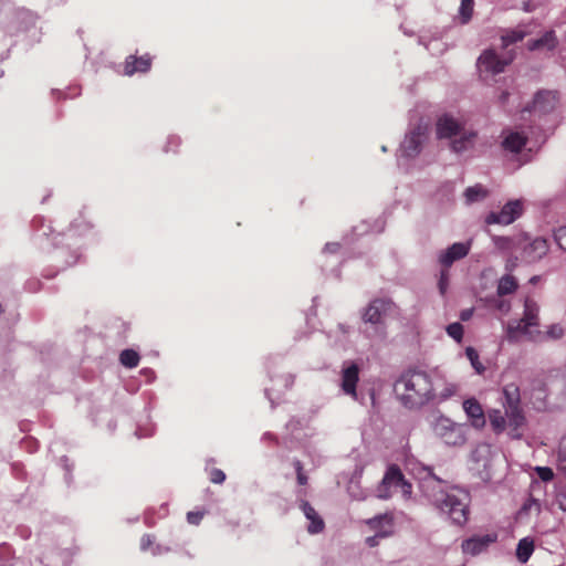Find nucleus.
I'll list each match as a JSON object with an SVG mask.
<instances>
[{
  "mask_svg": "<svg viewBox=\"0 0 566 566\" xmlns=\"http://www.w3.org/2000/svg\"><path fill=\"white\" fill-rule=\"evenodd\" d=\"M440 378L433 370L410 369L401 374L395 382V392L401 405L408 409H419L432 401L434 385Z\"/></svg>",
  "mask_w": 566,
  "mask_h": 566,
  "instance_id": "1",
  "label": "nucleus"
},
{
  "mask_svg": "<svg viewBox=\"0 0 566 566\" xmlns=\"http://www.w3.org/2000/svg\"><path fill=\"white\" fill-rule=\"evenodd\" d=\"M488 417L495 433L499 434L507 430V434L512 439L522 438L526 419L521 407L505 409L504 413L499 409H492L489 411Z\"/></svg>",
  "mask_w": 566,
  "mask_h": 566,
  "instance_id": "2",
  "label": "nucleus"
},
{
  "mask_svg": "<svg viewBox=\"0 0 566 566\" xmlns=\"http://www.w3.org/2000/svg\"><path fill=\"white\" fill-rule=\"evenodd\" d=\"M428 124L422 122L418 123L406 134L397 155V163L399 167L407 170L409 169L410 160L415 159L420 154L424 143L428 140Z\"/></svg>",
  "mask_w": 566,
  "mask_h": 566,
  "instance_id": "3",
  "label": "nucleus"
},
{
  "mask_svg": "<svg viewBox=\"0 0 566 566\" xmlns=\"http://www.w3.org/2000/svg\"><path fill=\"white\" fill-rule=\"evenodd\" d=\"M469 506L470 494L464 490L450 488L449 494L436 509L446 514L453 524L462 526L469 520Z\"/></svg>",
  "mask_w": 566,
  "mask_h": 566,
  "instance_id": "4",
  "label": "nucleus"
},
{
  "mask_svg": "<svg viewBox=\"0 0 566 566\" xmlns=\"http://www.w3.org/2000/svg\"><path fill=\"white\" fill-rule=\"evenodd\" d=\"M433 436L447 446H462L465 442V432L462 424L454 422L443 415H434L429 420Z\"/></svg>",
  "mask_w": 566,
  "mask_h": 566,
  "instance_id": "5",
  "label": "nucleus"
},
{
  "mask_svg": "<svg viewBox=\"0 0 566 566\" xmlns=\"http://www.w3.org/2000/svg\"><path fill=\"white\" fill-rule=\"evenodd\" d=\"M399 316L398 306L390 298H375L365 308L363 319L373 325H382L388 317Z\"/></svg>",
  "mask_w": 566,
  "mask_h": 566,
  "instance_id": "6",
  "label": "nucleus"
},
{
  "mask_svg": "<svg viewBox=\"0 0 566 566\" xmlns=\"http://www.w3.org/2000/svg\"><path fill=\"white\" fill-rule=\"evenodd\" d=\"M426 475L420 479L419 488L422 495L434 506L441 505V502L449 494L450 488L447 482L436 476L431 470H426Z\"/></svg>",
  "mask_w": 566,
  "mask_h": 566,
  "instance_id": "7",
  "label": "nucleus"
},
{
  "mask_svg": "<svg viewBox=\"0 0 566 566\" xmlns=\"http://www.w3.org/2000/svg\"><path fill=\"white\" fill-rule=\"evenodd\" d=\"M360 366L354 360H345L340 368L339 387L344 395L358 400L357 384L359 381Z\"/></svg>",
  "mask_w": 566,
  "mask_h": 566,
  "instance_id": "8",
  "label": "nucleus"
},
{
  "mask_svg": "<svg viewBox=\"0 0 566 566\" xmlns=\"http://www.w3.org/2000/svg\"><path fill=\"white\" fill-rule=\"evenodd\" d=\"M523 213V201L521 199L506 202L499 212H490L485 217L486 224L509 226L517 220Z\"/></svg>",
  "mask_w": 566,
  "mask_h": 566,
  "instance_id": "9",
  "label": "nucleus"
},
{
  "mask_svg": "<svg viewBox=\"0 0 566 566\" xmlns=\"http://www.w3.org/2000/svg\"><path fill=\"white\" fill-rule=\"evenodd\" d=\"M506 338L511 343L520 342L523 338L531 342H539L544 339V335L538 328H534V326L528 325L523 319H518L507 324Z\"/></svg>",
  "mask_w": 566,
  "mask_h": 566,
  "instance_id": "10",
  "label": "nucleus"
},
{
  "mask_svg": "<svg viewBox=\"0 0 566 566\" xmlns=\"http://www.w3.org/2000/svg\"><path fill=\"white\" fill-rule=\"evenodd\" d=\"M512 56L509 59H500L493 50H485L478 59V67L481 73L500 74L505 66L511 63Z\"/></svg>",
  "mask_w": 566,
  "mask_h": 566,
  "instance_id": "11",
  "label": "nucleus"
},
{
  "mask_svg": "<svg viewBox=\"0 0 566 566\" xmlns=\"http://www.w3.org/2000/svg\"><path fill=\"white\" fill-rule=\"evenodd\" d=\"M472 247V240L465 242H455L446 250L441 251L438 260L439 263L444 268L449 269L455 261L465 258Z\"/></svg>",
  "mask_w": 566,
  "mask_h": 566,
  "instance_id": "12",
  "label": "nucleus"
},
{
  "mask_svg": "<svg viewBox=\"0 0 566 566\" xmlns=\"http://www.w3.org/2000/svg\"><path fill=\"white\" fill-rule=\"evenodd\" d=\"M520 248H522L523 258L527 262H536L541 260L549 250L548 242L544 238H535L531 242H526V239L522 238V245Z\"/></svg>",
  "mask_w": 566,
  "mask_h": 566,
  "instance_id": "13",
  "label": "nucleus"
},
{
  "mask_svg": "<svg viewBox=\"0 0 566 566\" xmlns=\"http://www.w3.org/2000/svg\"><path fill=\"white\" fill-rule=\"evenodd\" d=\"M433 374L437 375L440 380L434 385V394L431 402L441 403L458 394L459 386L455 382L448 381L444 376L437 370H433Z\"/></svg>",
  "mask_w": 566,
  "mask_h": 566,
  "instance_id": "14",
  "label": "nucleus"
},
{
  "mask_svg": "<svg viewBox=\"0 0 566 566\" xmlns=\"http://www.w3.org/2000/svg\"><path fill=\"white\" fill-rule=\"evenodd\" d=\"M366 524L375 534L385 538L394 534V516L389 513L379 514L371 518L366 520Z\"/></svg>",
  "mask_w": 566,
  "mask_h": 566,
  "instance_id": "15",
  "label": "nucleus"
},
{
  "mask_svg": "<svg viewBox=\"0 0 566 566\" xmlns=\"http://www.w3.org/2000/svg\"><path fill=\"white\" fill-rule=\"evenodd\" d=\"M391 472L402 473L399 467H397L396 464L388 467L381 481L379 482L376 489V496L380 500H388L394 495L395 492L398 491L399 482H392L387 480Z\"/></svg>",
  "mask_w": 566,
  "mask_h": 566,
  "instance_id": "16",
  "label": "nucleus"
},
{
  "mask_svg": "<svg viewBox=\"0 0 566 566\" xmlns=\"http://www.w3.org/2000/svg\"><path fill=\"white\" fill-rule=\"evenodd\" d=\"M462 123L450 115L441 116L437 122L438 138H452L462 130Z\"/></svg>",
  "mask_w": 566,
  "mask_h": 566,
  "instance_id": "17",
  "label": "nucleus"
},
{
  "mask_svg": "<svg viewBox=\"0 0 566 566\" xmlns=\"http://www.w3.org/2000/svg\"><path fill=\"white\" fill-rule=\"evenodd\" d=\"M463 409L474 428L480 429L485 426V416L482 406L476 399L470 398L464 400Z\"/></svg>",
  "mask_w": 566,
  "mask_h": 566,
  "instance_id": "18",
  "label": "nucleus"
},
{
  "mask_svg": "<svg viewBox=\"0 0 566 566\" xmlns=\"http://www.w3.org/2000/svg\"><path fill=\"white\" fill-rule=\"evenodd\" d=\"M496 535H484L465 539L462 543V551L472 556L483 552L491 543L495 542Z\"/></svg>",
  "mask_w": 566,
  "mask_h": 566,
  "instance_id": "19",
  "label": "nucleus"
},
{
  "mask_svg": "<svg viewBox=\"0 0 566 566\" xmlns=\"http://www.w3.org/2000/svg\"><path fill=\"white\" fill-rule=\"evenodd\" d=\"M301 510L305 517L310 521V524L307 525L308 533H321L325 527V523L319 514L315 511V509L308 502L303 501L301 503Z\"/></svg>",
  "mask_w": 566,
  "mask_h": 566,
  "instance_id": "20",
  "label": "nucleus"
},
{
  "mask_svg": "<svg viewBox=\"0 0 566 566\" xmlns=\"http://www.w3.org/2000/svg\"><path fill=\"white\" fill-rule=\"evenodd\" d=\"M557 103V95L552 91L538 92L533 102L534 111L539 113H548L553 111Z\"/></svg>",
  "mask_w": 566,
  "mask_h": 566,
  "instance_id": "21",
  "label": "nucleus"
},
{
  "mask_svg": "<svg viewBox=\"0 0 566 566\" xmlns=\"http://www.w3.org/2000/svg\"><path fill=\"white\" fill-rule=\"evenodd\" d=\"M502 397H503L502 403H503L504 410L521 407L520 387L516 384H514V382L506 384L503 387Z\"/></svg>",
  "mask_w": 566,
  "mask_h": 566,
  "instance_id": "22",
  "label": "nucleus"
},
{
  "mask_svg": "<svg viewBox=\"0 0 566 566\" xmlns=\"http://www.w3.org/2000/svg\"><path fill=\"white\" fill-rule=\"evenodd\" d=\"M151 59L148 55L136 57L130 55L125 62V74L133 75L136 72L145 73L150 69Z\"/></svg>",
  "mask_w": 566,
  "mask_h": 566,
  "instance_id": "23",
  "label": "nucleus"
},
{
  "mask_svg": "<svg viewBox=\"0 0 566 566\" xmlns=\"http://www.w3.org/2000/svg\"><path fill=\"white\" fill-rule=\"evenodd\" d=\"M502 146L505 150L518 153L526 144V137L518 132H504Z\"/></svg>",
  "mask_w": 566,
  "mask_h": 566,
  "instance_id": "24",
  "label": "nucleus"
},
{
  "mask_svg": "<svg viewBox=\"0 0 566 566\" xmlns=\"http://www.w3.org/2000/svg\"><path fill=\"white\" fill-rule=\"evenodd\" d=\"M494 247L501 252H511L522 245V237L492 235Z\"/></svg>",
  "mask_w": 566,
  "mask_h": 566,
  "instance_id": "25",
  "label": "nucleus"
},
{
  "mask_svg": "<svg viewBox=\"0 0 566 566\" xmlns=\"http://www.w3.org/2000/svg\"><path fill=\"white\" fill-rule=\"evenodd\" d=\"M539 307L537 303L527 297L524 302V312H523V319L524 322L528 323V325L534 326V328H538L539 326V318H538Z\"/></svg>",
  "mask_w": 566,
  "mask_h": 566,
  "instance_id": "26",
  "label": "nucleus"
},
{
  "mask_svg": "<svg viewBox=\"0 0 566 566\" xmlns=\"http://www.w3.org/2000/svg\"><path fill=\"white\" fill-rule=\"evenodd\" d=\"M463 195H464L465 203L472 205L475 202L483 201L489 196V190L484 186L478 184V185L468 187L464 190Z\"/></svg>",
  "mask_w": 566,
  "mask_h": 566,
  "instance_id": "27",
  "label": "nucleus"
},
{
  "mask_svg": "<svg viewBox=\"0 0 566 566\" xmlns=\"http://www.w3.org/2000/svg\"><path fill=\"white\" fill-rule=\"evenodd\" d=\"M556 45H557V39H556L554 31H547L539 39L528 42V49L532 51L541 49V48L554 50L556 48Z\"/></svg>",
  "mask_w": 566,
  "mask_h": 566,
  "instance_id": "28",
  "label": "nucleus"
},
{
  "mask_svg": "<svg viewBox=\"0 0 566 566\" xmlns=\"http://www.w3.org/2000/svg\"><path fill=\"white\" fill-rule=\"evenodd\" d=\"M534 552V541L531 537L520 539L516 547V557L520 563L525 564Z\"/></svg>",
  "mask_w": 566,
  "mask_h": 566,
  "instance_id": "29",
  "label": "nucleus"
},
{
  "mask_svg": "<svg viewBox=\"0 0 566 566\" xmlns=\"http://www.w3.org/2000/svg\"><path fill=\"white\" fill-rule=\"evenodd\" d=\"M517 281L511 274L503 275L497 283L496 293L499 296L512 294L517 290Z\"/></svg>",
  "mask_w": 566,
  "mask_h": 566,
  "instance_id": "30",
  "label": "nucleus"
},
{
  "mask_svg": "<svg viewBox=\"0 0 566 566\" xmlns=\"http://www.w3.org/2000/svg\"><path fill=\"white\" fill-rule=\"evenodd\" d=\"M395 479H396V482L397 481L399 482L398 491L401 493V496L405 500H410L411 495H412L411 483L405 479V475L402 473L391 472V474L387 478L388 481H392V482H395Z\"/></svg>",
  "mask_w": 566,
  "mask_h": 566,
  "instance_id": "31",
  "label": "nucleus"
},
{
  "mask_svg": "<svg viewBox=\"0 0 566 566\" xmlns=\"http://www.w3.org/2000/svg\"><path fill=\"white\" fill-rule=\"evenodd\" d=\"M293 384H294V376L291 374H286V375H283L282 377L277 378V384H276L277 388L276 389H273V388L265 389V395H266L268 399L270 400L272 407L274 406V398L272 397V390L281 391L282 389H289L293 386Z\"/></svg>",
  "mask_w": 566,
  "mask_h": 566,
  "instance_id": "32",
  "label": "nucleus"
},
{
  "mask_svg": "<svg viewBox=\"0 0 566 566\" xmlns=\"http://www.w3.org/2000/svg\"><path fill=\"white\" fill-rule=\"evenodd\" d=\"M140 360L139 354L134 349H124L119 355V361L127 368H135Z\"/></svg>",
  "mask_w": 566,
  "mask_h": 566,
  "instance_id": "33",
  "label": "nucleus"
},
{
  "mask_svg": "<svg viewBox=\"0 0 566 566\" xmlns=\"http://www.w3.org/2000/svg\"><path fill=\"white\" fill-rule=\"evenodd\" d=\"M474 138V133L464 134L459 139H454L451 143V148L455 153H462L467 150L470 146H472Z\"/></svg>",
  "mask_w": 566,
  "mask_h": 566,
  "instance_id": "34",
  "label": "nucleus"
},
{
  "mask_svg": "<svg viewBox=\"0 0 566 566\" xmlns=\"http://www.w3.org/2000/svg\"><path fill=\"white\" fill-rule=\"evenodd\" d=\"M535 511L536 513H539L542 510L541 502L532 496L526 499V501L523 503L521 509L517 512V517H523L525 515H528L531 511Z\"/></svg>",
  "mask_w": 566,
  "mask_h": 566,
  "instance_id": "35",
  "label": "nucleus"
},
{
  "mask_svg": "<svg viewBox=\"0 0 566 566\" xmlns=\"http://www.w3.org/2000/svg\"><path fill=\"white\" fill-rule=\"evenodd\" d=\"M465 355L476 374L482 375L485 370V367L480 361L478 352L473 347L469 346L465 348Z\"/></svg>",
  "mask_w": 566,
  "mask_h": 566,
  "instance_id": "36",
  "label": "nucleus"
},
{
  "mask_svg": "<svg viewBox=\"0 0 566 566\" xmlns=\"http://www.w3.org/2000/svg\"><path fill=\"white\" fill-rule=\"evenodd\" d=\"M18 20L23 24L22 29L27 30L30 25H33L36 21V15L29 10H19Z\"/></svg>",
  "mask_w": 566,
  "mask_h": 566,
  "instance_id": "37",
  "label": "nucleus"
},
{
  "mask_svg": "<svg viewBox=\"0 0 566 566\" xmlns=\"http://www.w3.org/2000/svg\"><path fill=\"white\" fill-rule=\"evenodd\" d=\"M557 469L562 473L566 474V438H564L560 442L558 453H557Z\"/></svg>",
  "mask_w": 566,
  "mask_h": 566,
  "instance_id": "38",
  "label": "nucleus"
},
{
  "mask_svg": "<svg viewBox=\"0 0 566 566\" xmlns=\"http://www.w3.org/2000/svg\"><path fill=\"white\" fill-rule=\"evenodd\" d=\"M474 0H462L460 6V14L464 23H467L473 13Z\"/></svg>",
  "mask_w": 566,
  "mask_h": 566,
  "instance_id": "39",
  "label": "nucleus"
},
{
  "mask_svg": "<svg viewBox=\"0 0 566 566\" xmlns=\"http://www.w3.org/2000/svg\"><path fill=\"white\" fill-rule=\"evenodd\" d=\"M448 335L460 343L463 337V326L460 323H452L447 327Z\"/></svg>",
  "mask_w": 566,
  "mask_h": 566,
  "instance_id": "40",
  "label": "nucleus"
},
{
  "mask_svg": "<svg viewBox=\"0 0 566 566\" xmlns=\"http://www.w3.org/2000/svg\"><path fill=\"white\" fill-rule=\"evenodd\" d=\"M544 335L545 338L558 339L564 335V328L559 324H552L548 326Z\"/></svg>",
  "mask_w": 566,
  "mask_h": 566,
  "instance_id": "41",
  "label": "nucleus"
},
{
  "mask_svg": "<svg viewBox=\"0 0 566 566\" xmlns=\"http://www.w3.org/2000/svg\"><path fill=\"white\" fill-rule=\"evenodd\" d=\"M554 238L558 247L566 251V227L558 228L554 233Z\"/></svg>",
  "mask_w": 566,
  "mask_h": 566,
  "instance_id": "42",
  "label": "nucleus"
},
{
  "mask_svg": "<svg viewBox=\"0 0 566 566\" xmlns=\"http://www.w3.org/2000/svg\"><path fill=\"white\" fill-rule=\"evenodd\" d=\"M535 470H536L539 479L544 482H548V481L553 480V478H554V472L548 467H536Z\"/></svg>",
  "mask_w": 566,
  "mask_h": 566,
  "instance_id": "43",
  "label": "nucleus"
},
{
  "mask_svg": "<svg viewBox=\"0 0 566 566\" xmlns=\"http://www.w3.org/2000/svg\"><path fill=\"white\" fill-rule=\"evenodd\" d=\"M523 33L517 31H512L502 36V41L504 45L518 42L523 39Z\"/></svg>",
  "mask_w": 566,
  "mask_h": 566,
  "instance_id": "44",
  "label": "nucleus"
},
{
  "mask_svg": "<svg viewBox=\"0 0 566 566\" xmlns=\"http://www.w3.org/2000/svg\"><path fill=\"white\" fill-rule=\"evenodd\" d=\"M210 481L212 483H216V484H221L224 482L226 480V474L222 470L220 469H213L211 470L210 472V476H209Z\"/></svg>",
  "mask_w": 566,
  "mask_h": 566,
  "instance_id": "45",
  "label": "nucleus"
},
{
  "mask_svg": "<svg viewBox=\"0 0 566 566\" xmlns=\"http://www.w3.org/2000/svg\"><path fill=\"white\" fill-rule=\"evenodd\" d=\"M153 546H154V537L150 534H145L140 538V549L143 552L151 551Z\"/></svg>",
  "mask_w": 566,
  "mask_h": 566,
  "instance_id": "46",
  "label": "nucleus"
},
{
  "mask_svg": "<svg viewBox=\"0 0 566 566\" xmlns=\"http://www.w3.org/2000/svg\"><path fill=\"white\" fill-rule=\"evenodd\" d=\"M203 514H205L203 512H199V511L188 512L187 513V522L192 525H198L201 522Z\"/></svg>",
  "mask_w": 566,
  "mask_h": 566,
  "instance_id": "47",
  "label": "nucleus"
},
{
  "mask_svg": "<svg viewBox=\"0 0 566 566\" xmlns=\"http://www.w3.org/2000/svg\"><path fill=\"white\" fill-rule=\"evenodd\" d=\"M180 145V138L178 136H169L167 144L165 146V151H172L176 147Z\"/></svg>",
  "mask_w": 566,
  "mask_h": 566,
  "instance_id": "48",
  "label": "nucleus"
},
{
  "mask_svg": "<svg viewBox=\"0 0 566 566\" xmlns=\"http://www.w3.org/2000/svg\"><path fill=\"white\" fill-rule=\"evenodd\" d=\"M495 308H497L501 313L507 314L511 310V304L505 300H496L494 303Z\"/></svg>",
  "mask_w": 566,
  "mask_h": 566,
  "instance_id": "49",
  "label": "nucleus"
},
{
  "mask_svg": "<svg viewBox=\"0 0 566 566\" xmlns=\"http://www.w3.org/2000/svg\"><path fill=\"white\" fill-rule=\"evenodd\" d=\"M169 551H170V548L168 546H165L161 544H156L151 547L150 553L153 556H159V555L168 553Z\"/></svg>",
  "mask_w": 566,
  "mask_h": 566,
  "instance_id": "50",
  "label": "nucleus"
},
{
  "mask_svg": "<svg viewBox=\"0 0 566 566\" xmlns=\"http://www.w3.org/2000/svg\"><path fill=\"white\" fill-rule=\"evenodd\" d=\"M295 469L297 471V481L301 485H304L306 484L307 482V478L305 476V474L302 472V464L300 461H296L295 462Z\"/></svg>",
  "mask_w": 566,
  "mask_h": 566,
  "instance_id": "51",
  "label": "nucleus"
},
{
  "mask_svg": "<svg viewBox=\"0 0 566 566\" xmlns=\"http://www.w3.org/2000/svg\"><path fill=\"white\" fill-rule=\"evenodd\" d=\"M447 285H448V271L446 270V271L441 272V276H440V281H439V289H440L441 293L446 292Z\"/></svg>",
  "mask_w": 566,
  "mask_h": 566,
  "instance_id": "52",
  "label": "nucleus"
},
{
  "mask_svg": "<svg viewBox=\"0 0 566 566\" xmlns=\"http://www.w3.org/2000/svg\"><path fill=\"white\" fill-rule=\"evenodd\" d=\"M34 222H35V223H36V222H41V223H43V222H44V220H43L42 218H38V219H35V220H34ZM41 227H42V232H41V233H39V237H41V235H43V237H49V235L52 233V229H51V227H50V226H44V224H42Z\"/></svg>",
  "mask_w": 566,
  "mask_h": 566,
  "instance_id": "53",
  "label": "nucleus"
},
{
  "mask_svg": "<svg viewBox=\"0 0 566 566\" xmlns=\"http://www.w3.org/2000/svg\"><path fill=\"white\" fill-rule=\"evenodd\" d=\"M384 538L382 536H378V534H375L373 536H369L366 538V544L369 546V547H375L379 544V541Z\"/></svg>",
  "mask_w": 566,
  "mask_h": 566,
  "instance_id": "54",
  "label": "nucleus"
},
{
  "mask_svg": "<svg viewBox=\"0 0 566 566\" xmlns=\"http://www.w3.org/2000/svg\"><path fill=\"white\" fill-rule=\"evenodd\" d=\"M556 502L563 511H566V494L565 493H558L556 496Z\"/></svg>",
  "mask_w": 566,
  "mask_h": 566,
  "instance_id": "55",
  "label": "nucleus"
},
{
  "mask_svg": "<svg viewBox=\"0 0 566 566\" xmlns=\"http://www.w3.org/2000/svg\"><path fill=\"white\" fill-rule=\"evenodd\" d=\"M339 248H340L339 243H336V242L326 243L323 251H324V253H326V252L335 253L339 250Z\"/></svg>",
  "mask_w": 566,
  "mask_h": 566,
  "instance_id": "56",
  "label": "nucleus"
},
{
  "mask_svg": "<svg viewBox=\"0 0 566 566\" xmlns=\"http://www.w3.org/2000/svg\"><path fill=\"white\" fill-rule=\"evenodd\" d=\"M142 373L147 377L148 381H153L155 379V373L150 368H144Z\"/></svg>",
  "mask_w": 566,
  "mask_h": 566,
  "instance_id": "57",
  "label": "nucleus"
},
{
  "mask_svg": "<svg viewBox=\"0 0 566 566\" xmlns=\"http://www.w3.org/2000/svg\"><path fill=\"white\" fill-rule=\"evenodd\" d=\"M262 442H272L275 440V437L271 432H265L262 438Z\"/></svg>",
  "mask_w": 566,
  "mask_h": 566,
  "instance_id": "58",
  "label": "nucleus"
},
{
  "mask_svg": "<svg viewBox=\"0 0 566 566\" xmlns=\"http://www.w3.org/2000/svg\"><path fill=\"white\" fill-rule=\"evenodd\" d=\"M523 10H524L525 12H531V11L533 10V6H532V3H531L530 1H525V2H523Z\"/></svg>",
  "mask_w": 566,
  "mask_h": 566,
  "instance_id": "59",
  "label": "nucleus"
},
{
  "mask_svg": "<svg viewBox=\"0 0 566 566\" xmlns=\"http://www.w3.org/2000/svg\"><path fill=\"white\" fill-rule=\"evenodd\" d=\"M151 434H153V430H150L149 432H146V433H143L140 430L136 431V436L138 438L148 437V436H151Z\"/></svg>",
  "mask_w": 566,
  "mask_h": 566,
  "instance_id": "60",
  "label": "nucleus"
},
{
  "mask_svg": "<svg viewBox=\"0 0 566 566\" xmlns=\"http://www.w3.org/2000/svg\"><path fill=\"white\" fill-rule=\"evenodd\" d=\"M471 316V311H463L461 314V318L463 321L468 319Z\"/></svg>",
  "mask_w": 566,
  "mask_h": 566,
  "instance_id": "61",
  "label": "nucleus"
},
{
  "mask_svg": "<svg viewBox=\"0 0 566 566\" xmlns=\"http://www.w3.org/2000/svg\"><path fill=\"white\" fill-rule=\"evenodd\" d=\"M539 281V276L538 275H534L530 279V283L531 284H536L537 282Z\"/></svg>",
  "mask_w": 566,
  "mask_h": 566,
  "instance_id": "62",
  "label": "nucleus"
},
{
  "mask_svg": "<svg viewBox=\"0 0 566 566\" xmlns=\"http://www.w3.org/2000/svg\"><path fill=\"white\" fill-rule=\"evenodd\" d=\"M61 461L64 463V467L66 469L67 472H70V467H69V463H67V459L66 458H62Z\"/></svg>",
  "mask_w": 566,
  "mask_h": 566,
  "instance_id": "63",
  "label": "nucleus"
},
{
  "mask_svg": "<svg viewBox=\"0 0 566 566\" xmlns=\"http://www.w3.org/2000/svg\"><path fill=\"white\" fill-rule=\"evenodd\" d=\"M382 230H384V223L381 222V224L378 227L377 231L381 232Z\"/></svg>",
  "mask_w": 566,
  "mask_h": 566,
  "instance_id": "64",
  "label": "nucleus"
}]
</instances>
